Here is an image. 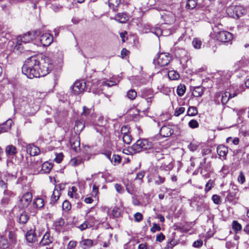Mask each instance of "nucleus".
<instances>
[{
  "instance_id": "nucleus-1",
  "label": "nucleus",
  "mask_w": 249,
  "mask_h": 249,
  "mask_svg": "<svg viewBox=\"0 0 249 249\" xmlns=\"http://www.w3.org/2000/svg\"><path fill=\"white\" fill-rule=\"evenodd\" d=\"M39 66V59L36 56H32L25 60L22 72L30 79L40 77Z\"/></svg>"
},
{
  "instance_id": "nucleus-2",
  "label": "nucleus",
  "mask_w": 249,
  "mask_h": 249,
  "mask_svg": "<svg viewBox=\"0 0 249 249\" xmlns=\"http://www.w3.org/2000/svg\"><path fill=\"white\" fill-rule=\"evenodd\" d=\"M37 33V31L35 32H28L22 36H18L15 49L19 51L20 52L28 51L27 49H25L24 45L31 42L35 38V36Z\"/></svg>"
},
{
  "instance_id": "nucleus-3",
  "label": "nucleus",
  "mask_w": 249,
  "mask_h": 249,
  "mask_svg": "<svg viewBox=\"0 0 249 249\" xmlns=\"http://www.w3.org/2000/svg\"><path fill=\"white\" fill-rule=\"evenodd\" d=\"M39 75L43 77L49 73L54 68L52 60L49 57H45L39 60Z\"/></svg>"
},
{
  "instance_id": "nucleus-4",
  "label": "nucleus",
  "mask_w": 249,
  "mask_h": 249,
  "mask_svg": "<svg viewBox=\"0 0 249 249\" xmlns=\"http://www.w3.org/2000/svg\"><path fill=\"white\" fill-rule=\"evenodd\" d=\"M152 147V142L146 139L138 140L129 149L131 154L139 153L142 150H148Z\"/></svg>"
},
{
  "instance_id": "nucleus-5",
  "label": "nucleus",
  "mask_w": 249,
  "mask_h": 249,
  "mask_svg": "<svg viewBox=\"0 0 249 249\" xmlns=\"http://www.w3.org/2000/svg\"><path fill=\"white\" fill-rule=\"evenodd\" d=\"M222 25L219 24L217 25H214L213 27V31L216 33V37L217 39L222 42H228L232 38V35L229 32L225 31H219Z\"/></svg>"
},
{
  "instance_id": "nucleus-6",
  "label": "nucleus",
  "mask_w": 249,
  "mask_h": 249,
  "mask_svg": "<svg viewBox=\"0 0 249 249\" xmlns=\"http://www.w3.org/2000/svg\"><path fill=\"white\" fill-rule=\"evenodd\" d=\"M171 57L169 53H162L158 54L153 60L155 66L164 67L169 64Z\"/></svg>"
},
{
  "instance_id": "nucleus-7",
  "label": "nucleus",
  "mask_w": 249,
  "mask_h": 249,
  "mask_svg": "<svg viewBox=\"0 0 249 249\" xmlns=\"http://www.w3.org/2000/svg\"><path fill=\"white\" fill-rule=\"evenodd\" d=\"M206 158H204L200 164V174L205 178H208L212 172L210 163H206Z\"/></svg>"
},
{
  "instance_id": "nucleus-8",
  "label": "nucleus",
  "mask_w": 249,
  "mask_h": 249,
  "mask_svg": "<svg viewBox=\"0 0 249 249\" xmlns=\"http://www.w3.org/2000/svg\"><path fill=\"white\" fill-rule=\"evenodd\" d=\"M91 112V108H88L86 106L83 107V111L81 113L80 118L79 119V126L80 124L83 125L81 130L85 127L86 122L89 118Z\"/></svg>"
},
{
  "instance_id": "nucleus-9",
  "label": "nucleus",
  "mask_w": 249,
  "mask_h": 249,
  "mask_svg": "<svg viewBox=\"0 0 249 249\" xmlns=\"http://www.w3.org/2000/svg\"><path fill=\"white\" fill-rule=\"evenodd\" d=\"M32 194L30 192H27L24 194L18 202V206L21 209H24L28 206L32 200Z\"/></svg>"
},
{
  "instance_id": "nucleus-10",
  "label": "nucleus",
  "mask_w": 249,
  "mask_h": 249,
  "mask_svg": "<svg viewBox=\"0 0 249 249\" xmlns=\"http://www.w3.org/2000/svg\"><path fill=\"white\" fill-rule=\"evenodd\" d=\"M140 96L146 101L148 106H150L154 99V94L152 89H144L141 90Z\"/></svg>"
},
{
  "instance_id": "nucleus-11",
  "label": "nucleus",
  "mask_w": 249,
  "mask_h": 249,
  "mask_svg": "<svg viewBox=\"0 0 249 249\" xmlns=\"http://www.w3.org/2000/svg\"><path fill=\"white\" fill-rule=\"evenodd\" d=\"M174 167L173 160L169 155L166 156L164 160L162 162L160 167V169L166 171L171 170Z\"/></svg>"
},
{
  "instance_id": "nucleus-12",
  "label": "nucleus",
  "mask_w": 249,
  "mask_h": 249,
  "mask_svg": "<svg viewBox=\"0 0 249 249\" xmlns=\"http://www.w3.org/2000/svg\"><path fill=\"white\" fill-rule=\"evenodd\" d=\"M53 41V36L49 33L42 34L40 37V42L43 46H49Z\"/></svg>"
},
{
  "instance_id": "nucleus-13",
  "label": "nucleus",
  "mask_w": 249,
  "mask_h": 249,
  "mask_svg": "<svg viewBox=\"0 0 249 249\" xmlns=\"http://www.w3.org/2000/svg\"><path fill=\"white\" fill-rule=\"evenodd\" d=\"M164 149L163 145H161L160 143L158 142L154 144L152 143V147L148 150H150L151 152L154 154L163 155V150Z\"/></svg>"
},
{
  "instance_id": "nucleus-14",
  "label": "nucleus",
  "mask_w": 249,
  "mask_h": 249,
  "mask_svg": "<svg viewBox=\"0 0 249 249\" xmlns=\"http://www.w3.org/2000/svg\"><path fill=\"white\" fill-rule=\"evenodd\" d=\"M5 152L6 156L9 159L13 158L17 154L18 151L16 146L10 144L6 146Z\"/></svg>"
},
{
  "instance_id": "nucleus-15",
  "label": "nucleus",
  "mask_w": 249,
  "mask_h": 249,
  "mask_svg": "<svg viewBox=\"0 0 249 249\" xmlns=\"http://www.w3.org/2000/svg\"><path fill=\"white\" fill-rule=\"evenodd\" d=\"M174 133L173 130L169 125H163L160 130V135L163 137L170 136Z\"/></svg>"
},
{
  "instance_id": "nucleus-16",
  "label": "nucleus",
  "mask_w": 249,
  "mask_h": 249,
  "mask_svg": "<svg viewBox=\"0 0 249 249\" xmlns=\"http://www.w3.org/2000/svg\"><path fill=\"white\" fill-rule=\"evenodd\" d=\"M230 10H232L235 14V17L239 18L246 13V10L241 6H235L231 8H228L227 11L228 12Z\"/></svg>"
},
{
  "instance_id": "nucleus-17",
  "label": "nucleus",
  "mask_w": 249,
  "mask_h": 249,
  "mask_svg": "<svg viewBox=\"0 0 249 249\" xmlns=\"http://www.w3.org/2000/svg\"><path fill=\"white\" fill-rule=\"evenodd\" d=\"M26 239L29 243H34L37 241L38 236L36 235L34 230L28 231L26 235Z\"/></svg>"
},
{
  "instance_id": "nucleus-18",
  "label": "nucleus",
  "mask_w": 249,
  "mask_h": 249,
  "mask_svg": "<svg viewBox=\"0 0 249 249\" xmlns=\"http://www.w3.org/2000/svg\"><path fill=\"white\" fill-rule=\"evenodd\" d=\"M53 238L50 236V233L46 232L43 235L41 241L39 243L40 246H45L49 245L53 242Z\"/></svg>"
},
{
  "instance_id": "nucleus-19",
  "label": "nucleus",
  "mask_w": 249,
  "mask_h": 249,
  "mask_svg": "<svg viewBox=\"0 0 249 249\" xmlns=\"http://www.w3.org/2000/svg\"><path fill=\"white\" fill-rule=\"evenodd\" d=\"M114 18L116 21L124 23L129 20V16L126 13H118L115 15Z\"/></svg>"
},
{
  "instance_id": "nucleus-20",
  "label": "nucleus",
  "mask_w": 249,
  "mask_h": 249,
  "mask_svg": "<svg viewBox=\"0 0 249 249\" xmlns=\"http://www.w3.org/2000/svg\"><path fill=\"white\" fill-rule=\"evenodd\" d=\"M26 151L27 153L31 156H35L40 153V149L34 144H29L27 146Z\"/></svg>"
},
{
  "instance_id": "nucleus-21",
  "label": "nucleus",
  "mask_w": 249,
  "mask_h": 249,
  "mask_svg": "<svg viewBox=\"0 0 249 249\" xmlns=\"http://www.w3.org/2000/svg\"><path fill=\"white\" fill-rule=\"evenodd\" d=\"M3 194L4 196L1 200V202L3 204H7L9 199L14 197L15 196V194L13 192L6 189H4Z\"/></svg>"
},
{
  "instance_id": "nucleus-22",
  "label": "nucleus",
  "mask_w": 249,
  "mask_h": 249,
  "mask_svg": "<svg viewBox=\"0 0 249 249\" xmlns=\"http://www.w3.org/2000/svg\"><path fill=\"white\" fill-rule=\"evenodd\" d=\"M12 123V120L9 119L4 123L0 124V127L2 133L8 132L10 129Z\"/></svg>"
},
{
  "instance_id": "nucleus-23",
  "label": "nucleus",
  "mask_w": 249,
  "mask_h": 249,
  "mask_svg": "<svg viewBox=\"0 0 249 249\" xmlns=\"http://www.w3.org/2000/svg\"><path fill=\"white\" fill-rule=\"evenodd\" d=\"M228 152V148L224 145H219L217 147V153L220 157H226Z\"/></svg>"
},
{
  "instance_id": "nucleus-24",
  "label": "nucleus",
  "mask_w": 249,
  "mask_h": 249,
  "mask_svg": "<svg viewBox=\"0 0 249 249\" xmlns=\"http://www.w3.org/2000/svg\"><path fill=\"white\" fill-rule=\"evenodd\" d=\"M53 164L50 162L47 161L44 162L42 165L41 170H40L41 173H49L53 168Z\"/></svg>"
},
{
  "instance_id": "nucleus-25",
  "label": "nucleus",
  "mask_w": 249,
  "mask_h": 249,
  "mask_svg": "<svg viewBox=\"0 0 249 249\" xmlns=\"http://www.w3.org/2000/svg\"><path fill=\"white\" fill-rule=\"evenodd\" d=\"M121 3V0H108V6L113 11H118V7Z\"/></svg>"
},
{
  "instance_id": "nucleus-26",
  "label": "nucleus",
  "mask_w": 249,
  "mask_h": 249,
  "mask_svg": "<svg viewBox=\"0 0 249 249\" xmlns=\"http://www.w3.org/2000/svg\"><path fill=\"white\" fill-rule=\"evenodd\" d=\"M9 247V242L7 239L0 234V249H6Z\"/></svg>"
},
{
  "instance_id": "nucleus-27",
  "label": "nucleus",
  "mask_w": 249,
  "mask_h": 249,
  "mask_svg": "<svg viewBox=\"0 0 249 249\" xmlns=\"http://www.w3.org/2000/svg\"><path fill=\"white\" fill-rule=\"evenodd\" d=\"M60 193L58 189L55 188L51 197V204H54L59 198Z\"/></svg>"
},
{
  "instance_id": "nucleus-28",
  "label": "nucleus",
  "mask_w": 249,
  "mask_h": 249,
  "mask_svg": "<svg viewBox=\"0 0 249 249\" xmlns=\"http://www.w3.org/2000/svg\"><path fill=\"white\" fill-rule=\"evenodd\" d=\"M80 244L83 249H87L92 246L93 241L90 239H85L81 241Z\"/></svg>"
},
{
  "instance_id": "nucleus-29",
  "label": "nucleus",
  "mask_w": 249,
  "mask_h": 249,
  "mask_svg": "<svg viewBox=\"0 0 249 249\" xmlns=\"http://www.w3.org/2000/svg\"><path fill=\"white\" fill-rule=\"evenodd\" d=\"M33 204L37 208H42L44 205V201L42 198H37L34 199Z\"/></svg>"
},
{
  "instance_id": "nucleus-30",
  "label": "nucleus",
  "mask_w": 249,
  "mask_h": 249,
  "mask_svg": "<svg viewBox=\"0 0 249 249\" xmlns=\"http://www.w3.org/2000/svg\"><path fill=\"white\" fill-rule=\"evenodd\" d=\"M203 89L202 87H196L194 88L192 92V94L195 97H200L203 94Z\"/></svg>"
},
{
  "instance_id": "nucleus-31",
  "label": "nucleus",
  "mask_w": 249,
  "mask_h": 249,
  "mask_svg": "<svg viewBox=\"0 0 249 249\" xmlns=\"http://www.w3.org/2000/svg\"><path fill=\"white\" fill-rule=\"evenodd\" d=\"M29 219V216L28 214L24 213L20 214L18 218V221L20 223L25 224L28 221Z\"/></svg>"
},
{
  "instance_id": "nucleus-32",
  "label": "nucleus",
  "mask_w": 249,
  "mask_h": 249,
  "mask_svg": "<svg viewBox=\"0 0 249 249\" xmlns=\"http://www.w3.org/2000/svg\"><path fill=\"white\" fill-rule=\"evenodd\" d=\"M8 238L12 243L15 244L17 242V235L14 230L9 231Z\"/></svg>"
},
{
  "instance_id": "nucleus-33",
  "label": "nucleus",
  "mask_w": 249,
  "mask_h": 249,
  "mask_svg": "<svg viewBox=\"0 0 249 249\" xmlns=\"http://www.w3.org/2000/svg\"><path fill=\"white\" fill-rule=\"evenodd\" d=\"M111 162L114 165L119 164L121 161V158L118 155L113 154L111 159H110Z\"/></svg>"
},
{
  "instance_id": "nucleus-34",
  "label": "nucleus",
  "mask_w": 249,
  "mask_h": 249,
  "mask_svg": "<svg viewBox=\"0 0 249 249\" xmlns=\"http://www.w3.org/2000/svg\"><path fill=\"white\" fill-rule=\"evenodd\" d=\"M231 98V94L228 92H225L222 94L221 103L223 105H225L227 103L229 99Z\"/></svg>"
},
{
  "instance_id": "nucleus-35",
  "label": "nucleus",
  "mask_w": 249,
  "mask_h": 249,
  "mask_svg": "<svg viewBox=\"0 0 249 249\" xmlns=\"http://www.w3.org/2000/svg\"><path fill=\"white\" fill-rule=\"evenodd\" d=\"M197 4L196 0H188L186 4V8L188 9H193Z\"/></svg>"
},
{
  "instance_id": "nucleus-36",
  "label": "nucleus",
  "mask_w": 249,
  "mask_h": 249,
  "mask_svg": "<svg viewBox=\"0 0 249 249\" xmlns=\"http://www.w3.org/2000/svg\"><path fill=\"white\" fill-rule=\"evenodd\" d=\"M186 91V87L184 85L180 84L178 86L177 93L179 96H182Z\"/></svg>"
},
{
  "instance_id": "nucleus-37",
  "label": "nucleus",
  "mask_w": 249,
  "mask_h": 249,
  "mask_svg": "<svg viewBox=\"0 0 249 249\" xmlns=\"http://www.w3.org/2000/svg\"><path fill=\"white\" fill-rule=\"evenodd\" d=\"M232 228L234 232L237 233L238 231L241 230L242 226L237 221L234 220L232 223Z\"/></svg>"
},
{
  "instance_id": "nucleus-38",
  "label": "nucleus",
  "mask_w": 249,
  "mask_h": 249,
  "mask_svg": "<svg viewBox=\"0 0 249 249\" xmlns=\"http://www.w3.org/2000/svg\"><path fill=\"white\" fill-rule=\"evenodd\" d=\"M69 196L71 198H77V188L75 186H72L69 191L68 193Z\"/></svg>"
},
{
  "instance_id": "nucleus-39",
  "label": "nucleus",
  "mask_w": 249,
  "mask_h": 249,
  "mask_svg": "<svg viewBox=\"0 0 249 249\" xmlns=\"http://www.w3.org/2000/svg\"><path fill=\"white\" fill-rule=\"evenodd\" d=\"M197 110L196 107H190L187 110V114L190 116H194L197 114Z\"/></svg>"
},
{
  "instance_id": "nucleus-40",
  "label": "nucleus",
  "mask_w": 249,
  "mask_h": 249,
  "mask_svg": "<svg viewBox=\"0 0 249 249\" xmlns=\"http://www.w3.org/2000/svg\"><path fill=\"white\" fill-rule=\"evenodd\" d=\"M127 97L129 99L133 100L137 97V92L134 89H130L127 92Z\"/></svg>"
},
{
  "instance_id": "nucleus-41",
  "label": "nucleus",
  "mask_w": 249,
  "mask_h": 249,
  "mask_svg": "<svg viewBox=\"0 0 249 249\" xmlns=\"http://www.w3.org/2000/svg\"><path fill=\"white\" fill-rule=\"evenodd\" d=\"M192 45L196 49H200L202 45V41L198 38H195L192 41Z\"/></svg>"
},
{
  "instance_id": "nucleus-42",
  "label": "nucleus",
  "mask_w": 249,
  "mask_h": 249,
  "mask_svg": "<svg viewBox=\"0 0 249 249\" xmlns=\"http://www.w3.org/2000/svg\"><path fill=\"white\" fill-rule=\"evenodd\" d=\"M78 82V80H76L75 82L73 83V84L71 87L70 88V92H71V94L72 95H76L77 94V90L78 89V85H77V83Z\"/></svg>"
},
{
  "instance_id": "nucleus-43",
  "label": "nucleus",
  "mask_w": 249,
  "mask_h": 249,
  "mask_svg": "<svg viewBox=\"0 0 249 249\" xmlns=\"http://www.w3.org/2000/svg\"><path fill=\"white\" fill-rule=\"evenodd\" d=\"M235 196V193L234 192H229L226 197L225 200L229 202H232Z\"/></svg>"
},
{
  "instance_id": "nucleus-44",
  "label": "nucleus",
  "mask_w": 249,
  "mask_h": 249,
  "mask_svg": "<svg viewBox=\"0 0 249 249\" xmlns=\"http://www.w3.org/2000/svg\"><path fill=\"white\" fill-rule=\"evenodd\" d=\"M168 76L171 80H177L179 77V74L176 71H169Z\"/></svg>"
},
{
  "instance_id": "nucleus-45",
  "label": "nucleus",
  "mask_w": 249,
  "mask_h": 249,
  "mask_svg": "<svg viewBox=\"0 0 249 249\" xmlns=\"http://www.w3.org/2000/svg\"><path fill=\"white\" fill-rule=\"evenodd\" d=\"M214 185V181L212 179H210L206 183L205 185V191L206 192H207L211 190L212 187Z\"/></svg>"
},
{
  "instance_id": "nucleus-46",
  "label": "nucleus",
  "mask_w": 249,
  "mask_h": 249,
  "mask_svg": "<svg viewBox=\"0 0 249 249\" xmlns=\"http://www.w3.org/2000/svg\"><path fill=\"white\" fill-rule=\"evenodd\" d=\"M123 140L124 143L129 144L131 142L132 137L130 134H125L123 135Z\"/></svg>"
},
{
  "instance_id": "nucleus-47",
  "label": "nucleus",
  "mask_w": 249,
  "mask_h": 249,
  "mask_svg": "<svg viewBox=\"0 0 249 249\" xmlns=\"http://www.w3.org/2000/svg\"><path fill=\"white\" fill-rule=\"evenodd\" d=\"M86 87V83L84 80H79V93L83 91Z\"/></svg>"
},
{
  "instance_id": "nucleus-48",
  "label": "nucleus",
  "mask_w": 249,
  "mask_h": 249,
  "mask_svg": "<svg viewBox=\"0 0 249 249\" xmlns=\"http://www.w3.org/2000/svg\"><path fill=\"white\" fill-rule=\"evenodd\" d=\"M64 223L65 222L64 219L60 218L55 221L54 225L56 227H61L64 225Z\"/></svg>"
},
{
  "instance_id": "nucleus-49",
  "label": "nucleus",
  "mask_w": 249,
  "mask_h": 249,
  "mask_svg": "<svg viewBox=\"0 0 249 249\" xmlns=\"http://www.w3.org/2000/svg\"><path fill=\"white\" fill-rule=\"evenodd\" d=\"M190 127L192 128H197L199 126L198 122L196 120H191L188 123Z\"/></svg>"
},
{
  "instance_id": "nucleus-50",
  "label": "nucleus",
  "mask_w": 249,
  "mask_h": 249,
  "mask_svg": "<svg viewBox=\"0 0 249 249\" xmlns=\"http://www.w3.org/2000/svg\"><path fill=\"white\" fill-rule=\"evenodd\" d=\"M62 207L64 210L68 211L70 210L71 205L69 201L65 200L62 203Z\"/></svg>"
},
{
  "instance_id": "nucleus-51",
  "label": "nucleus",
  "mask_w": 249,
  "mask_h": 249,
  "mask_svg": "<svg viewBox=\"0 0 249 249\" xmlns=\"http://www.w3.org/2000/svg\"><path fill=\"white\" fill-rule=\"evenodd\" d=\"M212 199L215 204H219L221 203L220 196L217 195H213L212 197Z\"/></svg>"
},
{
  "instance_id": "nucleus-52",
  "label": "nucleus",
  "mask_w": 249,
  "mask_h": 249,
  "mask_svg": "<svg viewBox=\"0 0 249 249\" xmlns=\"http://www.w3.org/2000/svg\"><path fill=\"white\" fill-rule=\"evenodd\" d=\"M63 158V154L62 153H60L56 154V157L54 159V161H55L57 163H60L62 160Z\"/></svg>"
},
{
  "instance_id": "nucleus-53",
  "label": "nucleus",
  "mask_w": 249,
  "mask_h": 249,
  "mask_svg": "<svg viewBox=\"0 0 249 249\" xmlns=\"http://www.w3.org/2000/svg\"><path fill=\"white\" fill-rule=\"evenodd\" d=\"M185 111V108L183 107H179V108H177L174 113V115L176 116H178L180 114L184 113Z\"/></svg>"
},
{
  "instance_id": "nucleus-54",
  "label": "nucleus",
  "mask_w": 249,
  "mask_h": 249,
  "mask_svg": "<svg viewBox=\"0 0 249 249\" xmlns=\"http://www.w3.org/2000/svg\"><path fill=\"white\" fill-rule=\"evenodd\" d=\"M238 181L241 184H243L245 181V177L243 172H240L238 177Z\"/></svg>"
},
{
  "instance_id": "nucleus-55",
  "label": "nucleus",
  "mask_w": 249,
  "mask_h": 249,
  "mask_svg": "<svg viewBox=\"0 0 249 249\" xmlns=\"http://www.w3.org/2000/svg\"><path fill=\"white\" fill-rule=\"evenodd\" d=\"M160 230L161 228L159 225L154 223L152 227L150 229V231L152 232H155L156 231H160Z\"/></svg>"
},
{
  "instance_id": "nucleus-56",
  "label": "nucleus",
  "mask_w": 249,
  "mask_h": 249,
  "mask_svg": "<svg viewBox=\"0 0 249 249\" xmlns=\"http://www.w3.org/2000/svg\"><path fill=\"white\" fill-rule=\"evenodd\" d=\"M142 215L140 213H136L134 214L135 220L137 222H140L142 219Z\"/></svg>"
},
{
  "instance_id": "nucleus-57",
  "label": "nucleus",
  "mask_w": 249,
  "mask_h": 249,
  "mask_svg": "<svg viewBox=\"0 0 249 249\" xmlns=\"http://www.w3.org/2000/svg\"><path fill=\"white\" fill-rule=\"evenodd\" d=\"M165 181V178L164 177H162L160 176H159L158 177V179L155 181V183L157 185H160L164 183Z\"/></svg>"
},
{
  "instance_id": "nucleus-58",
  "label": "nucleus",
  "mask_w": 249,
  "mask_h": 249,
  "mask_svg": "<svg viewBox=\"0 0 249 249\" xmlns=\"http://www.w3.org/2000/svg\"><path fill=\"white\" fill-rule=\"evenodd\" d=\"M0 188L3 190L7 188V183L2 179L1 176H0Z\"/></svg>"
},
{
  "instance_id": "nucleus-59",
  "label": "nucleus",
  "mask_w": 249,
  "mask_h": 249,
  "mask_svg": "<svg viewBox=\"0 0 249 249\" xmlns=\"http://www.w3.org/2000/svg\"><path fill=\"white\" fill-rule=\"evenodd\" d=\"M203 242L201 240H198L195 241L193 243V247L195 248H199L202 246Z\"/></svg>"
},
{
  "instance_id": "nucleus-60",
  "label": "nucleus",
  "mask_w": 249,
  "mask_h": 249,
  "mask_svg": "<svg viewBox=\"0 0 249 249\" xmlns=\"http://www.w3.org/2000/svg\"><path fill=\"white\" fill-rule=\"evenodd\" d=\"M116 85V83L112 81H104L103 82V85L106 86L107 87H111Z\"/></svg>"
},
{
  "instance_id": "nucleus-61",
  "label": "nucleus",
  "mask_w": 249,
  "mask_h": 249,
  "mask_svg": "<svg viewBox=\"0 0 249 249\" xmlns=\"http://www.w3.org/2000/svg\"><path fill=\"white\" fill-rule=\"evenodd\" d=\"M98 193V187L94 184L92 186V196H96Z\"/></svg>"
},
{
  "instance_id": "nucleus-62",
  "label": "nucleus",
  "mask_w": 249,
  "mask_h": 249,
  "mask_svg": "<svg viewBox=\"0 0 249 249\" xmlns=\"http://www.w3.org/2000/svg\"><path fill=\"white\" fill-rule=\"evenodd\" d=\"M176 245L175 241L174 239H172L170 242H169L166 246L167 248L169 249H172Z\"/></svg>"
},
{
  "instance_id": "nucleus-63",
  "label": "nucleus",
  "mask_w": 249,
  "mask_h": 249,
  "mask_svg": "<svg viewBox=\"0 0 249 249\" xmlns=\"http://www.w3.org/2000/svg\"><path fill=\"white\" fill-rule=\"evenodd\" d=\"M165 239V236L163 235V233H160L156 237V241L161 242L162 241H163Z\"/></svg>"
},
{
  "instance_id": "nucleus-64",
  "label": "nucleus",
  "mask_w": 249,
  "mask_h": 249,
  "mask_svg": "<svg viewBox=\"0 0 249 249\" xmlns=\"http://www.w3.org/2000/svg\"><path fill=\"white\" fill-rule=\"evenodd\" d=\"M121 131L123 135L129 134L128 127L126 126H123L121 128Z\"/></svg>"
}]
</instances>
